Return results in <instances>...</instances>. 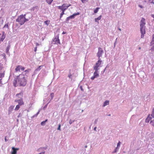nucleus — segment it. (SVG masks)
Masks as SVG:
<instances>
[{"mask_svg":"<svg viewBox=\"0 0 154 154\" xmlns=\"http://www.w3.org/2000/svg\"><path fill=\"white\" fill-rule=\"evenodd\" d=\"M150 45H152V47L151 48V50L154 51V34L152 35V39L150 43Z\"/></svg>","mask_w":154,"mask_h":154,"instance_id":"7","label":"nucleus"},{"mask_svg":"<svg viewBox=\"0 0 154 154\" xmlns=\"http://www.w3.org/2000/svg\"><path fill=\"white\" fill-rule=\"evenodd\" d=\"M69 6V5H67V4H63L62 5L63 10V11H65Z\"/></svg>","mask_w":154,"mask_h":154,"instance_id":"14","label":"nucleus"},{"mask_svg":"<svg viewBox=\"0 0 154 154\" xmlns=\"http://www.w3.org/2000/svg\"><path fill=\"white\" fill-rule=\"evenodd\" d=\"M27 75H20L17 76V79H14L13 82L14 85L16 87L19 85L20 86H25L27 82Z\"/></svg>","mask_w":154,"mask_h":154,"instance_id":"1","label":"nucleus"},{"mask_svg":"<svg viewBox=\"0 0 154 154\" xmlns=\"http://www.w3.org/2000/svg\"><path fill=\"white\" fill-rule=\"evenodd\" d=\"M1 41H0V44H1Z\"/></svg>","mask_w":154,"mask_h":154,"instance_id":"64","label":"nucleus"},{"mask_svg":"<svg viewBox=\"0 0 154 154\" xmlns=\"http://www.w3.org/2000/svg\"><path fill=\"white\" fill-rule=\"evenodd\" d=\"M75 120H72L71 119H70L69 122V124H71L73 122H74Z\"/></svg>","mask_w":154,"mask_h":154,"instance_id":"42","label":"nucleus"},{"mask_svg":"<svg viewBox=\"0 0 154 154\" xmlns=\"http://www.w3.org/2000/svg\"><path fill=\"white\" fill-rule=\"evenodd\" d=\"M98 61L96 63V64L97 65H99L100 66L101 65L102 61L100 59H98Z\"/></svg>","mask_w":154,"mask_h":154,"instance_id":"19","label":"nucleus"},{"mask_svg":"<svg viewBox=\"0 0 154 154\" xmlns=\"http://www.w3.org/2000/svg\"><path fill=\"white\" fill-rule=\"evenodd\" d=\"M23 95V93L22 92H21L20 93H19V94H16V96L18 97H19L21 98V97H22Z\"/></svg>","mask_w":154,"mask_h":154,"instance_id":"22","label":"nucleus"},{"mask_svg":"<svg viewBox=\"0 0 154 154\" xmlns=\"http://www.w3.org/2000/svg\"><path fill=\"white\" fill-rule=\"evenodd\" d=\"M44 23L45 24L47 25H48L49 24V21L48 20L45 21Z\"/></svg>","mask_w":154,"mask_h":154,"instance_id":"36","label":"nucleus"},{"mask_svg":"<svg viewBox=\"0 0 154 154\" xmlns=\"http://www.w3.org/2000/svg\"><path fill=\"white\" fill-rule=\"evenodd\" d=\"M88 0H81V1H82V2L83 3H85V2H87Z\"/></svg>","mask_w":154,"mask_h":154,"instance_id":"45","label":"nucleus"},{"mask_svg":"<svg viewBox=\"0 0 154 154\" xmlns=\"http://www.w3.org/2000/svg\"><path fill=\"white\" fill-rule=\"evenodd\" d=\"M100 67V66L98 65H97V64H95V65L93 66L94 69L95 70H99L100 69L99 68Z\"/></svg>","mask_w":154,"mask_h":154,"instance_id":"15","label":"nucleus"},{"mask_svg":"<svg viewBox=\"0 0 154 154\" xmlns=\"http://www.w3.org/2000/svg\"><path fill=\"white\" fill-rule=\"evenodd\" d=\"M4 75H5V74L4 73H0V78H1L4 77Z\"/></svg>","mask_w":154,"mask_h":154,"instance_id":"37","label":"nucleus"},{"mask_svg":"<svg viewBox=\"0 0 154 154\" xmlns=\"http://www.w3.org/2000/svg\"><path fill=\"white\" fill-rule=\"evenodd\" d=\"M39 111L35 115H34V116H33L32 117V118H34V117H36L37 116H38V114L39 113Z\"/></svg>","mask_w":154,"mask_h":154,"instance_id":"30","label":"nucleus"},{"mask_svg":"<svg viewBox=\"0 0 154 154\" xmlns=\"http://www.w3.org/2000/svg\"><path fill=\"white\" fill-rule=\"evenodd\" d=\"M58 8L63 10L62 5L61 6H59L58 7Z\"/></svg>","mask_w":154,"mask_h":154,"instance_id":"44","label":"nucleus"},{"mask_svg":"<svg viewBox=\"0 0 154 154\" xmlns=\"http://www.w3.org/2000/svg\"><path fill=\"white\" fill-rule=\"evenodd\" d=\"M118 29H119V31H121V29L120 28H118Z\"/></svg>","mask_w":154,"mask_h":154,"instance_id":"57","label":"nucleus"},{"mask_svg":"<svg viewBox=\"0 0 154 154\" xmlns=\"http://www.w3.org/2000/svg\"><path fill=\"white\" fill-rule=\"evenodd\" d=\"M26 14L23 15V14L20 15L16 19V21L18 22L21 25L23 24L26 21H28L29 19L31 18V15L29 14V18H26L25 17Z\"/></svg>","mask_w":154,"mask_h":154,"instance_id":"2","label":"nucleus"},{"mask_svg":"<svg viewBox=\"0 0 154 154\" xmlns=\"http://www.w3.org/2000/svg\"><path fill=\"white\" fill-rule=\"evenodd\" d=\"M15 102H17L18 103V105L20 106L23 105L24 103L22 99H21L18 100H15Z\"/></svg>","mask_w":154,"mask_h":154,"instance_id":"9","label":"nucleus"},{"mask_svg":"<svg viewBox=\"0 0 154 154\" xmlns=\"http://www.w3.org/2000/svg\"><path fill=\"white\" fill-rule=\"evenodd\" d=\"M60 127H61L60 124H59L58 127L57 128V130L60 131H61Z\"/></svg>","mask_w":154,"mask_h":154,"instance_id":"40","label":"nucleus"},{"mask_svg":"<svg viewBox=\"0 0 154 154\" xmlns=\"http://www.w3.org/2000/svg\"><path fill=\"white\" fill-rule=\"evenodd\" d=\"M151 116L152 118H154V109H153L152 110V113L151 115H150V116Z\"/></svg>","mask_w":154,"mask_h":154,"instance_id":"27","label":"nucleus"},{"mask_svg":"<svg viewBox=\"0 0 154 154\" xmlns=\"http://www.w3.org/2000/svg\"><path fill=\"white\" fill-rule=\"evenodd\" d=\"M121 143V142L120 141H119L117 144V147L119 148V147L120 146Z\"/></svg>","mask_w":154,"mask_h":154,"instance_id":"43","label":"nucleus"},{"mask_svg":"<svg viewBox=\"0 0 154 154\" xmlns=\"http://www.w3.org/2000/svg\"><path fill=\"white\" fill-rule=\"evenodd\" d=\"M5 32H3V34L1 38L0 39V41L1 42H3L4 39L5 38Z\"/></svg>","mask_w":154,"mask_h":154,"instance_id":"18","label":"nucleus"},{"mask_svg":"<svg viewBox=\"0 0 154 154\" xmlns=\"http://www.w3.org/2000/svg\"><path fill=\"white\" fill-rule=\"evenodd\" d=\"M79 12H78L77 13H74L73 15L70 16L69 17H68L70 19H72L74 18L75 17V16L79 15Z\"/></svg>","mask_w":154,"mask_h":154,"instance_id":"13","label":"nucleus"},{"mask_svg":"<svg viewBox=\"0 0 154 154\" xmlns=\"http://www.w3.org/2000/svg\"><path fill=\"white\" fill-rule=\"evenodd\" d=\"M47 2L49 4H51L53 0H46Z\"/></svg>","mask_w":154,"mask_h":154,"instance_id":"28","label":"nucleus"},{"mask_svg":"<svg viewBox=\"0 0 154 154\" xmlns=\"http://www.w3.org/2000/svg\"><path fill=\"white\" fill-rule=\"evenodd\" d=\"M99 76V73L98 70H95L94 73L93 75L91 78V79L93 80L95 78H97Z\"/></svg>","mask_w":154,"mask_h":154,"instance_id":"4","label":"nucleus"},{"mask_svg":"<svg viewBox=\"0 0 154 154\" xmlns=\"http://www.w3.org/2000/svg\"><path fill=\"white\" fill-rule=\"evenodd\" d=\"M81 89L83 91V89L81 87Z\"/></svg>","mask_w":154,"mask_h":154,"instance_id":"61","label":"nucleus"},{"mask_svg":"<svg viewBox=\"0 0 154 154\" xmlns=\"http://www.w3.org/2000/svg\"><path fill=\"white\" fill-rule=\"evenodd\" d=\"M20 105H17L16 108L15 109V110H17L20 108Z\"/></svg>","mask_w":154,"mask_h":154,"instance_id":"29","label":"nucleus"},{"mask_svg":"<svg viewBox=\"0 0 154 154\" xmlns=\"http://www.w3.org/2000/svg\"><path fill=\"white\" fill-rule=\"evenodd\" d=\"M117 39V38H116V42H115V43H114V45H115L116 43V42Z\"/></svg>","mask_w":154,"mask_h":154,"instance_id":"54","label":"nucleus"},{"mask_svg":"<svg viewBox=\"0 0 154 154\" xmlns=\"http://www.w3.org/2000/svg\"><path fill=\"white\" fill-rule=\"evenodd\" d=\"M50 102V101H49L48 103L44 106V107L43 108V109L44 110H45V109L47 107L48 104Z\"/></svg>","mask_w":154,"mask_h":154,"instance_id":"41","label":"nucleus"},{"mask_svg":"<svg viewBox=\"0 0 154 154\" xmlns=\"http://www.w3.org/2000/svg\"><path fill=\"white\" fill-rule=\"evenodd\" d=\"M139 7L141 8H143V6H141V5H140L139 6Z\"/></svg>","mask_w":154,"mask_h":154,"instance_id":"53","label":"nucleus"},{"mask_svg":"<svg viewBox=\"0 0 154 154\" xmlns=\"http://www.w3.org/2000/svg\"><path fill=\"white\" fill-rule=\"evenodd\" d=\"M69 19H69V17H67L66 19V21H68Z\"/></svg>","mask_w":154,"mask_h":154,"instance_id":"46","label":"nucleus"},{"mask_svg":"<svg viewBox=\"0 0 154 154\" xmlns=\"http://www.w3.org/2000/svg\"><path fill=\"white\" fill-rule=\"evenodd\" d=\"M14 106H10L9 109V113H10L14 109Z\"/></svg>","mask_w":154,"mask_h":154,"instance_id":"21","label":"nucleus"},{"mask_svg":"<svg viewBox=\"0 0 154 154\" xmlns=\"http://www.w3.org/2000/svg\"><path fill=\"white\" fill-rule=\"evenodd\" d=\"M12 151L11 152V154H17V151L19 150V148H15L13 147L12 148Z\"/></svg>","mask_w":154,"mask_h":154,"instance_id":"8","label":"nucleus"},{"mask_svg":"<svg viewBox=\"0 0 154 154\" xmlns=\"http://www.w3.org/2000/svg\"><path fill=\"white\" fill-rule=\"evenodd\" d=\"M101 15H100L97 18H95V22H98V21L100 20L101 18Z\"/></svg>","mask_w":154,"mask_h":154,"instance_id":"23","label":"nucleus"},{"mask_svg":"<svg viewBox=\"0 0 154 154\" xmlns=\"http://www.w3.org/2000/svg\"><path fill=\"white\" fill-rule=\"evenodd\" d=\"M46 147H41L39 148L38 150V152H42L45 151V150H46Z\"/></svg>","mask_w":154,"mask_h":154,"instance_id":"16","label":"nucleus"},{"mask_svg":"<svg viewBox=\"0 0 154 154\" xmlns=\"http://www.w3.org/2000/svg\"><path fill=\"white\" fill-rule=\"evenodd\" d=\"M10 45H8V47H7L6 49V53H8V51L10 49Z\"/></svg>","mask_w":154,"mask_h":154,"instance_id":"26","label":"nucleus"},{"mask_svg":"<svg viewBox=\"0 0 154 154\" xmlns=\"http://www.w3.org/2000/svg\"><path fill=\"white\" fill-rule=\"evenodd\" d=\"M68 77H69V78L71 79V80H72V75L71 74H69L68 75Z\"/></svg>","mask_w":154,"mask_h":154,"instance_id":"39","label":"nucleus"},{"mask_svg":"<svg viewBox=\"0 0 154 154\" xmlns=\"http://www.w3.org/2000/svg\"><path fill=\"white\" fill-rule=\"evenodd\" d=\"M2 67L1 66V64L0 63V70H1L2 69Z\"/></svg>","mask_w":154,"mask_h":154,"instance_id":"48","label":"nucleus"},{"mask_svg":"<svg viewBox=\"0 0 154 154\" xmlns=\"http://www.w3.org/2000/svg\"><path fill=\"white\" fill-rule=\"evenodd\" d=\"M31 71V69H27V70H25L24 72H22V74L21 75H26L27 76V74H28L29 72Z\"/></svg>","mask_w":154,"mask_h":154,"instance_id":"10","label":"nucleus"},{"mask_svg":"<svg viewBox=\"0 0 154 154\" xmlns=\"http://www.w3.org/2000/svg\"><path fill=\"white\" fill-rule=\"evenodd\" d=\"M111 116L110 114H109V115H108V116Z\"/></svg>","mask_w":154,"mask_h":154,"instance_id":"60","label":"nucleus"},{"mask_svg":"<svg viewBox=\"0 0 154 154\" xmlns=\"http://www.w3.org/2000/svg\"><path fill=\"white\" fill-rule=\"evenodd\" d=\"M36 46H37L39 45V44H38V43H36Z\"/></svg>","mask_w":154,"mask_h":154,"instance_id":"51","label":"nucleus"},{"mask_svg":"<svg viewBox=\"0 0 154 154\" xmlns=\"http://www.w3.org/2000/svg\"><path fill=\"white\" fill-rule=\"evenodd\" d=\"M43 66L42 65L39 66V67L35 69V72L36 73L37 72L39 71Z\"/></svg>","mask_w":154,"mask_h":154,"instance_id":"20","label":"nucleus"},{"mask_svg":"<svg viewBox=\"0 0 154 154\" xmlns=\"http://www.w3.org/2000/svg\"><path fill=\"white\" fill-rule=\"evenodd\" d=\"M109 101L108 100H106V101L103 103V106L104 107L108 105L109 104Z\"/></svg>","mask_w":154,"mask_h":154,"instance_id":"24","label":"nucleus"},{"mask_svg":"<svg viewBox=\"0 0 154 154\" xmlns=\"http://www.w3.org/2000/svg\"><path fill=\"white\" fill-rule=\"evenodd\" d=\"M54 42L55 44H60V40L59 39L58 36H56L54 40Z\"/></svg>","mask_w":154,"mask_h":154,"instance_id":"12","label":"nucleus"},{"mask_svg":"<svg viewBox=\"0 0 154 154\" xmlns=\"http://www.w3.org/2000/svg\"><path fill=\"white\" fill-rule=\"evenodd\" d=\"M140 48H141L140 47H139V49H140Z\"/></svg>","mask_w":154,"mask_h":154,"instance_id":"62","label":"nucleus"},{"mask_svg":"<svg viewBox=\"0 0 154 154\" xmlns=\"http://www.w3.org/2000/svg\"><path fill=\"white\" fill-rule=\"evenodd\" d=\"M145 28H143L142 29H140V31L141 33V38H143L144 37V34L145 33Z\"/></svg>","mask_w":154,"mask_h":154,"instance_id":"11","label":"nucleus"},{"mask_svg":"<svg viewBox=\"0 0 154 154\" xmlns=\"http://www.w3.org/2000/svg\"><path fill=\"white\" fill-rule=\"evenodd\" d=\"M145 20L144 18H142L140 21V29H142L143 28H145Z\"/></svg>","mask_w":154,"mask_h":154,"instance_id":"3","label":"nucleus"},{"mask_svg":"<svg viewBox=\"0 0 154 154\" xmlns=\"http://www.w3.org/2000/svg\"><path fill=\"white\" fill-rule=\"evenodd\" d=\"M5 140L6 142L7 141H8V140L6 138V137H5Z\"/></svg>","mask_w":154,"mask_h":154,"instance_id":"52","label":"nucleus"},{"mask_svg":"<svg viewBox=\"0 0 154 154\" xmlns=\"http://www.w3.org/2000/svg\"><path fill=\"white\" fill-rule=\"evenodd\" d=\"M150 123L152 126H154V121H151L150 122Z\"/></svg>","mask_w":154,"mask_h":154,"instance_id":"38","label":"nucleus"},{"mask_svg":"<svg viewBox=\"0 0 154 154\" xmlns=\"http://www.w3.org/2000/svg\"><path fill=\"white\" fill-rule=\"evenodd\" d=\"M37 47H36L35 48V49H34V51L35 52H36V50H37Z\"/></svg>","mask_w":154,"mask_h":154,"instance_id":"47","label":"nucleus"},{"mask_svg":"<svg viewBox=\"0 0 154 154\" xmlns=\"http://www.w3.org/2000/svg\"><path fill=\"white\" fill-rule=\"evenodd\" d=\"M103 51L101 48H99L98 49V52L97 53V56L99 59H100V57L102 56L103 54Z\"/></svg>","mask_w":154,"mask_h":154,"instance_id":"5","label":"nucleus"},{"mask_svg":"<svg viewBox=\"0 0 154 154\" xmlns=\"http://www.w3.org/2000/svg\"><path fill=\"white\" fill-rule=\"evenodd\" d=\"M152 119L151 116H150V115H149L147 117L145 120V122H149L151 119Z\"/></svg>","mask_w":154,"mask_h":154,"instance_id":"17","label":"nucleus"},{"mask_svg":"<svg viewBox=\"0 0 154 154\" xmlns=\"http://www.w3.org/2000/svg\"><path fill=\"white\" fill-rule=\"evenodd\" d=\"M153 0H152V1L151 2V3H153L154 4V2L153 1Z\"/></svg>","mask_w":154,"mask_h":154,"instance_id":"56","label":"nucleus"},{"mask_svg":"<svg viewBox=\"0 0 154 154\" xmlns=\"http://www.w3.org/2000/svg\"><path fill=\"white\" fill-rule=\"evenodd\" d=\"M151 16L154 18L153 20L154 21V15H152Z\"/></svg>","mask_w":154,"mask_h":154,"instance_id":"49","label":"nucleus"},{"mask_svg":"<svg viewBox=\"0 0 154 154\" xmlns=\"http://www.w3.org/2000/svg\"><path fill=\"white\" fill-rule=\"evenodd\" d=\"M20 69L23 71L25 69V68L21 66L18 65L16 67L15 70L16 72H18L20 71Z\"/></svg>","mask_w":154,"mask_h":154,"instance_id":"6","label":"nucleus"},{"mask_svg":"<svg viewBox=\"0 0 154 154\" xmlns=\"http://www.w3.org/2000/svg\"><path fill=\"white\" fill-rule=\"evenodd\" d=\"M50 96L51 97V100H52L54 97V94L53 93H52L51 94Z\"/></svg>","mask_w":154,"mask_h":154,"instance_id":"33","label":"nucleus"},{"mask_svg":"<svg viewBox=\"0 0 154 154\" xmlns=\"http://www.w3.org/2000/svg\"><path fill=\"white\" fill-rule=\"evenodd\" d=\"M1 79H0V83H1Z\"/></svg>","mask_w":154,"mask_h":154,"instance_id":"63","label":"nucleus"},{"mask_svg":"<svg viewBox=\"0 0 154 154\" xmlns=\"http://www.w3.org/2000/svg\"><path fill=\"white\" fill-rule=\"evenodd\" d=\"M87 146H86H86H85V148H87Z\"/></svg>","mask_w":154,"mask_h":154,"instance_id":"59","label":"nucleus"},{"mask_svg":"<svg viewBox=\"0 0 154 154\" xmlns=\"http://www.w3.org/2000/svg\"><path fill=\"white\" fill-rule=\"evenodd\" d=\"M62 11L60 14V18L62 17L63 15L64 14V12L65 11H63V10H62Z\"/></svg>","mask_w":154,"mask_h":154,"instance_id":"35","label":"nucleus"},{"mask_svg":"<svg viewBox=\"0 0 154 154\" xmlns=\"http://www.w3.org/2000/svg\"><path fill=\"white\" fill-rule=\"evenodd\" d=\"M4 28H8V24L7 23V24H5L4 25Z\"/></svg>","mask_w":154,"mask_h":154,"instance_id":"34","label":"nucleus"},{"mask_svg":"<svg viewBox=\"0 0 154 154\" xmlns=\"http://www.w3.org/2000/svg\"><path fill=\"white\" fill-rule=\"evenodd\" d=\"M97 122V120H96L95 121V123H96Z\"/></svg>","mask_w":154,"mask_h":154,"instance_id":"58","label":"nucleus"},{"mask_svg":"<svg viewBox=\"0 0 154 154\" xmlns=\"http://www.w3.org/2000/svg\"><path fill=\"white\" fill-rule=\"evenodd\" d=\"M119 149V148L118 147H116V148L115 149L114 151L113 152V153H116L117 152L118 150Z\"/></svg>","mask_w":154,"mask_h":154,"instance_id":"31","label":"nucleus"},{"mask_svg":"<svg viewBox=\"0 0 154 154\" xmlns=\"http://www.w3.org/2000/svg\"><path fill=\"white\" fill-rule=\"evenodd\" d=\"M99 8H96V9L94 10V13H97Z\"/></svg>","mask_w":154,"mask_h":154,"instance_id":"32","label":"nucleus"},{"mask_svg":"<svg viewBox=\"0 0 154 154\" xmlns=\"http://www.w3.org/2000/svg\"><path fill=\"white\" fill-rule=\"evenodd\" d=\"M65 33H66V32H63L62 34H65Z\"/></svg>","mask_w":154,"mask_h":154,"instance_id":"55","label":"nucleus"},{"mask_svg":"<svg viewBox=\"0 0 154 154\" xmlns=\"http://www.w3.org/2000/svg\"><path fill=\"white\" fill-rule=\"evenodd\" d=\"M96 129H97V127H94V130L95 131H96Z\"/></svg>","mask_w":154,"mask_h":154,"instance_id":"50","label":"nucleus"},{"mask_svg":"<svg viewBox=\"0 0 154 154\" xmlns=\"http://www.w3.org/2000/svg\"><path fill=\"white\" fill-rule=\"evenodd\" d=\"M48 121V119H46L45 121H43L41 123V125L42 126H44L45 125L46 122Z\"/></svg>","mask_w":154,"mask_h":154,"instance_id":"25","label":"nucleus"}]
</instances>
